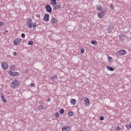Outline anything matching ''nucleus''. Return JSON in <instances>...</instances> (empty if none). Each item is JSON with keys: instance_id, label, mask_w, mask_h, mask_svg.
<instances>
[{"instance_id": "nucleus-11", "label": "nucleus", "mask_w": 131, "mask_h": 131, "mask_svg": "<svg viewBox=\"0 0 131 131\" xmlns=\"http://www.w3.org/2000/svg\"><path fill=\"white\" fill-rule=\"evenodd\" d=\"M1 97L2 101V102H3V103H7V99L5 97L4 94H1Z\"/></svg>"}, {"instance_id": "nucleus-17", "label": "nucleus", "mask_w": 131, "mask_h": 131, "mask_svg": "<svg viewBox=\"0 0 131 131\" xmlns=\"http://www.w3.org/2000/svg\"><path fill=\"white\" fill-rule=\"evenodd\" d=\"M96 10L101 12V11H102V6H101V5L97 6L96 7Z\"/></svg>"}, {"instance_id": "nucleus-37", "label": "nucleus", "mask_w": 131, "mask_h": 131, "mask_svg": "<svg viewBox=\"0 0 131 131\" xmlns=\"http://www.w3.org/2000/svg\"><path fill=\"white\" fill-rule=\"evenodd\" d=\"M13 56H17V52H14Z\"/></svg>"}, {"instance_id": "nucleus-4", "label": "nucleus", "mask_w": 131, "mask_h": 131, "mask_svg": "<svg viewBox=\"0 0 131 131\" xmlns=\"http://www.w3.org/2000/svg\"><path fill=\"white\" fill-rule=\"evenodd\" d=\"M117 56H124L126 55V51L125 50H121L117 52Z\"/></svg>"}, {"instance_id": "nucleus-8", "label": "nucleus", "mask_w": 131, "mask_h": 131, "mask_svg": "<svg viewBox=\"0 0 131 131\" xmlns=\"http://www.w3.org/2000/svg\"><path fill=\"white\" fill-rule=\"evenodd\" d=\"M46 10L48 13H51V12H52V7H51V5L49 4L47 5L46 6Z\"/></svg>"}, {"instance_id": "nucleus-30", "label": "nucleus", "mask_w": 131, "mask_h": 131, "mask_svg": "<svg viewBox=\"0 0 131 131\" xmlns=\"http://www.w3.org/2000/svg\"><path fill=\"white\" fill-rule=\"evenodd\" d=\"M14 68H15V66H14V65L11 66V67H10L11 70H13L14 69Z\"/></svg>"}, {"instance_id": "nucleus-16", "label": "nucleus", "mask_w": 131, "mask_h": 131, "mask_svg": "<svg viewBox=\"0 0 131 131\" xmlns=\"http://www.w3.org/2000/svg\"><path fill=\"white\" fill-rule=\"evenodd\" d=\"M107 70H109L110 71H114V69L113 68H111L110 66L106 67Z\"/></svg>"}, {"instance_id": "nucleus-21", "label": "nucleus", "mask_w": 131, "mask_h": 131, "mask_svg": "<svg viewBox=\"0 0 131 131\" xmlns=\"http://www.w3.org/2000/svg\"><path fill=\"white\" fill-rule=\"evenodd\" d=\"M68 115H69V116L72 117L74 115V114H73V112H69Z\"/></svg>"}, {"instance_id": "nucleus-22", "label": "nucleus", "mask_w": 131, "mask_h": 131, "mask_svg": "<svg viewBox=\"0 0 131 131\" xmlns=\"http://www.w3.org/2000/svg\"><path fill=\"white\" fill-rule=\"evenodd\" d=\"M52 23H57V19L53 18L51 19Z\"/></svg>"}, {"instance_id": "nucleus-29", "label": "nucleus", "mask_w": 131, "mask_h": 131, "mask_svg": "<svg viewBox=\"0 0 131 131\" xmlns=\"http://www.w3.org/2000/svg\"><path fill=\"white\" fill-rule=\"evenodd\" d=\"M55 117H59V116H60V114H59V113H56L55 115Z\"/></svg>"}, {"instance_id": "nucleus-23", "label": "nucleus", "mask_w": 131, "mask_h": 131, "mask_svg": "<svg viewBox=\"0 0 131 131\" xmlns=\"http://www.w3.org/2000/svg\"><path fill=\"white\" fill-rule=\"evenodd\" d=\"M57 75H55L54 76L51 78V80H54V79H57Z\"/></svg>"}, {"instance_id": "nucleus-35", "label": "nucleus", "mask_w": 131, "mask_h": 131, "mask_svg": "<svg viewBox=\"0 0 131 131\" xmlns=\"http://www.w3.org/2000/svg\"><path fill=\"white\" fill-rule=\"evenodd\" d=\"M100 120H104V117L101 116L100 117Z\"/></svg>"}, {"instance_id": "nucleus-12", "label": "nucleus", "mask_w": 131, "mask_h": 131, "mask_svg": "<svg viewBox=\"0 0 131 131\" xmlns=\"http://www.w3.org/2000/svg\"><path fill=\"white\" fill-rule=\"evenodd\" d=\"M84 103L86 106H90V99L88 98H85L84 100Z\"/></svg>"}, {"instance_id": "nucleus-19", "label": "nucleus", "mask_w": 131, "mask_h": 131, "mask_svg": "<svg viewBox=\"0 0 131 131\" xmlns=\"http://www.w3.org/2000/svg\"><path fill=\"white\" fill-rule=\"evenodd\" d=\"M126 127L127 129H129L131 128V123H129V124H127L126 125Z\"/></svg>"}, {"instance_id": "nucleus-26", "label": "nucleus", "mask_w": 131, "mask_h": 131, "mask_svg": "<svg viewBox=\"0 0 131 131\" xmlns=\"http://www.w3.org/2000/svg\"><path fill=\"white\" fill-rule=\"evenodd\" d=\"M108 61L111 62L112 61V57L111 56H108Z\"/></svg>"}, {"instance_id": "nucleus-31", "label": "nucleus", "mask_w": 131, "mask_h": 131, "mask_svg": "<svg viewBox=\"0 0 131 131\" xmlns=\"http://www.w3.org/2000/svg\"><path fill=\"white\" fill-rule=\"evenodd\" d=\"M81 54H83V53H84V49L82 48L81 49Z\"/></svg>"}, {"instance_id": "nucleus-32", "label": "nucleus", "mask_w": 131, "mask_h": 131, "mask_svg": "<svg viewBox=\"0 0 131 131\" xmlns=\"http://www.w3.org/2000/svg\"><path fill=\"white\" fill-rule=\"evenodd\" d=\"M110 8L112 9V10H114V6L113 5H111Z\"/></svg>"}, {"instance_id": "nucleus-6", "label": "nucleus", "mask_w": 131, "mask_h": 131, "mask_svg": "<svg viewBox=\"0 0 131 131\" xmlns=\"http://www.w3.org/2000/svg\"><path fill=\"white\" fill-rule=\"evenodd\" d=\"M8 74L10 76H18L19 75V73L18 72H12V71H9L8 72Z\"/></svg>"}, {"instance_id": "nucleus-40", "label": "nucleus", "mask_w": 131, "mask_h": 131, "mask_svg": "<svg viewBox=\"0 0 131 131\" xmlns=\"http://www.w3.org/2000/svg\"><path fill=\"white\" fill-rule=\"evenodd\" d=\"M104 11H105V12H107V9H105L104 10Z\"/></svg>"}, {"instance_id": "nucleus-27", "label": "nucleus", "mask_w": 131, "mask_h": 131, "mask_svg": "<svg viewBox=\"0 0 131 131\" xmlns=\"http://www.w3.org/2000/svg\"><path fill=\"white\" fill-rule=\"evenodd\" d=\"M28 45H29V46H32V45H33V41H29L28 42Z\"/></svg>"}, {"instance_id": "nucleus-25", "label": "nucleus", "mask_w": 131, "mask_h": 131, "mask_svg": "<svg viewBox=\"0 0 131 131\" xmlns=\"http://www.w3.org/2000/svg\"><path fill=\"white\" fill-rule=\"evenodd\" d=\"M120 129H121L120 127L118 126H117L115 128V130H120Z\"/></svg>"}, {"instance_id": "nucleus-10", "label": "nucleus", "mask_w": 131, "mask_h": 131, "mask_svg": "<svg viewBox=\"0 0 131 131\" xmlns=\"http://www.w3.org/2000/svg\"><path fill=\"white\" fill-rule=\"evenodd\" d=\"M50 20V15L46 14L43 16V21H48Z\"/></svg>"}, {"instance_id": "nucleus-7", "label": "nucleus", "mask_w": 131, "mask_h": 131, "mask_svg": "<svg viewBox=\"0 0 131 131\" xmlns=\"http://www.w3.org/2000/svg\"><path fill=\"white\" fill-rule=\"evenodd\" d=\"M20 42H21V39L20 38H16L13 41V43L14 46H18V45H20Z\"/></svg>"}, {"instance_id": "nucleus-24", "label": "nucleus", "mask_w": 131, "mask_h": 131, "mask_svg": "<svg viewBox=\"0 0 131 131\" xmlns=\"http://www.w3.org/2000/svg\"><path fill=\"white\" fill-rule=\"evenodd\" d=\"M64 112H65V111H64L63 109H61L59 111V113L60 114H64Z\"/></svg>"}, {"instance_id": "nucleus-14", "label": "nucleus", "mask_w": 131, "mask_h": 131, "mask_svg": "<svg viewBox=\"0 0 131 131\" xmlns=\"http://www.w3.org/2000/svg\"><path fill=\"white\" fill-rule=\"evenodd\" d=\"M71 104H72V105H73V106H74V105H75V104H76V100L73 99L71 100Z\"/></svg>"}, {"instance_id": "nucleus-38", "label": "nucleus", "mask_w": 131, "mask_h": 131, "mask_svg": "<svg viewBox=\"0 0 131 131\" xmlns=\"http://www.w3.org/2000/svg\"><path fill=\"white\" fill-rule=\"evenodd\" d=\"M31 86H34V83H31Z\"/></svg>"}, {"instance_id": "nucleus-9", "label": "nucleus", "mask_w": 131, "mask_h": 131, "mask_svg": "<svg viewBox=\"0 0 131 131\" xmlns=\"http://www.w3.org/2000/svg\"><path fill=\"white\" fill-rule=\"evenodd\" d=\"M105 16V12L101 11V12H99L98 13L97 16L98 18H100V19H101V18H103Z\"/></svg>"}, {"instance_id": "nucleus-33", "label": "nucleus", "mask_w": 131, "mask_h": 131, "mask_svg": "<svg viewBox=\"0 0 131 131\" xmlns=\"http://www.w3.org/2000/svg\"><path fill=\"white\" fill-rule=\"evenodd\" d=\"M21 36L23 37V38H24L25 37V34L22 33Z\"/></svg>"}, {"instance_id": "nucleus-34", "label": "nucleus", "mask_w": 131, "mask_h": 131, "mask_svg": "<svg viewBox=\"0 0 131 131\" xmlns=\"http://www.w3.org/2000/svg\"><path fill=\"white\" fill-rule=\"evenodd\" d=\"M36 17H37V18H40V15H39V14H37Z\"/></svg>"}, {"instance_id": "nucleus-20", "label": "nucleus", "mask_w": 131, "mask_h": 131, "mask_svg": "<svg viewBox=\"0 0 131 131\" xmlns=\"http://www.w3.org/2000/svg\"><path fill=\"white\" fill-rule=\"evenodd\" d=\"M91 43L92 45H95L96 46H97V45H98V42H97L96 40H92L91 41Z\"/></svg>"}, {"instance_id": "nucleus-1", "label": "nucleus", "mask_w": 131, "mask_h": 131, "mask_svg": "<svg viewBox=\"0 0 131 131\" xmlns=\"http://www.w3.org/2000/svg\"><path fill=\"white\" fill-rule=\"evenodd\" d=\"M27 25L28 28H30V29H31L32 28H35L37 24H36V22H34V23L32 22V20L31 19V18H29L27 20Z\"/></svg>"}, {"instance_id": "nucleus-15", "label": "nucleus", "mask_w": 131, "mask_h": 131, "mask_svg": "<svg viewBox=\"0 0 131 131\" xmlns=\"http://www.w3.org/2000/svg\"><path fill=\"white\" fill-rule=\"evenodd\" d=\"M119 38L120 40H124V35L123 34H121V35H119Z\"/></svg>"}, {"instance_id": "nucleus-3", "label": "nucleus", "mask_w": 131, "mask_h": 131, "mask_svg": "<svg viewBox=\"0 0 131 131\" xmlns=\"http://www.w3.org/2000/svg\"><path fill=\"white\" fill-rule=\"evenodd\" d=\"M51 1V6H53V10H58V9H60L61 8V5H57V0H50Z\"/></svg>"}, {"instance_id": "nucleus-28", "label": "nucleus", "mask_w": 131, "mask_h": 131, "mask_svg": "<svg viewBox=\"0 0 131 131\" xmlns=\"http://www.w3.org/2000/svg\"><path fill=\"white\" fill-rule=\"evenodd\" d=\"M5 25V23L4 22H0V27H2V26H4Z\"/></svg>"}, {"instance_id": "nucleus-18", "label": "nucleus", "mask_w": 131, "mask_h": 131, "mask_svg": "<svg viewBox=\"0 0 131 131\" xmlns=\"http://www.w3.org/2000/svg\"><path fill=\"white\" fill-rule=\"evenodd\" d=\"M39 109H47V106L43 105H40L39 106Z\"/></svg>"}, {"instance_id": "nucleus-36", "label": "nucleus", "mask_w": 131, "mask_h": 131, "mask_svg": "<svg viewBox=\"0 0 131 131\" xmlns=\"http://www.w3.org/2000/svg\"><path fill=\"white\" fill-rule=\"evenodd\" d=\"M112 31V30H110L109 29H107V32H108V33H110V32H111Z\"/></svg>"}, {"instance_id": "nucleus-39", "label": "nucleus", "mask_w": 131, "mask_h": 131, "mask_svg": "<svg viewBox=\"0 0 131 131\" xmlns=\"http://www.w3.org/2000/svg\"><path fill=\"white\" fill-rule=\"evenodd\" d=\"M47 101L48 102H50L51 101V98H48Z\"/></svg>"}, {"instance_id": "nucleus-5", "label": "nucleus", "mask_w": 131, "mask_h": 131, "mask_svg": "<svg viewBox=\"0 0 131 131\" xmlns=\"http://www.w3.org/2000/svg\"><path fill=\"white\" fill-rule=\"evenodd\" d=\"M1 66L5 70H6V69L9 67L8 63L6 62V61H3L1 63Z\"/></svg>"}, {"instance_id": "nucleus-2", "label": "nucleus", "mask_w": 131, "mask_h": 131, "mask_svg": "<svg viewBox=\"0 0 131 131\" xmlns=\"http://www.w3.org/2000/svg\"><path fill=\"white\" fill-rule=\"evenodd\" d=\"M19 85H20V81L17 80H13L10 83V86L12 89H17Z\"/></svg>"}, {"instance_id": "nucleus-13", "label": "nucleus", "mask_w": 131, "mask_h": 131, "mask_svg": "<svg viewBox=\"0 0 131 131\" xmlns=\"http://www.w3.org/2000/svg\"><path fill=\"white\" fill-rule=\"evenodd\" d=\"M62 131H70V127L69 126H66L64 127H63L62 128Z\"/></svg>"}]
</instances>
